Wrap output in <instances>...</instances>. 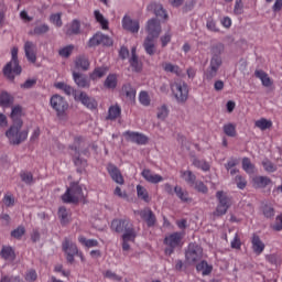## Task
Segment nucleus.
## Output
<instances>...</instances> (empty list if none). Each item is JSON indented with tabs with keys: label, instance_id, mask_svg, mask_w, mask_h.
Listing matches in <instances>:
<instances>
[{
	"label": "nucleus",
	"instance_id": "obj_42",
	"mask_svg": "<svg viewBox=\"0 0 282 282\" xmlns=\"http://www.w3.org/2000/svg\"><path fill=\"white\" fill-rule=\"evenodd\" d=\"M223 131L225 135H228V138H235L237 135V124L226 123L223 127Z\"/></svg>",
	"mask_w": 282,
	"mask_h": 282
},
{
	"label": "nucleus",
	"instance_id": "obj_15",
	"mask_svg": "<svg viewBox=\"0 0 282 282\" xmlns=\"http://www.w3.org/2000/svg\"><path fill=\"white\" fill-rule=\"evenodd\" d=\"M75 100L82 102L86 109H96L98 107L96 99L87 96V93L84 91L80 94H75Z\"/></svg>",
	"mask_w": 282,
	"mask_h": 282
},
{
	"label": "nucleus",
	"instance_id": "obj_7",
	"mask_svg": "<svg viewBox=\"0 0 282 282\" xmlns=\"http://www.w3.org/2000/svg\"><path fill=\"white\" fill-rule=\"evenodd\" d=\"M184 239V234L182 232H173L164 238V245L167 246L165 248V254H173L175 252V248H182V240Z\"/></svg>",
	"mask_w": 282,
	"mask_h": 282
},
{
	"label": "nucleus",
	"instance_id": "obj_18",
	"mask_svg": "<svg viewBox=\"0 0 282 282\" xmlns=\"http://www.w3.org/2000/svg\"><path fill=\"white\" fill-rule=\"evenodd\" d=\"M251 248L252 251L257 254V257L263 254V250H265V243L261 240L259 235L253 234L251 237Z\"/></svg>",
	"mask_w": 282,
	"mask_h": 282
},
{
	"label": "nucleus",
	"instance_id": "obj_52",
	"mask_svg": "<svg viewBox=\"0 0 282 282\" xmlns=\"http://www.w3.org/2000/svg\"><path fill=\"white\" fill-rule=\"evenodd\" d=\"M242 169L249 175H252V173H254V164H252V162L248 158L242 159Z\"/></svg>",
	"mask_w": 282,
	"mask_h": 282
},
{
	"label": "nucleus",
	"instance_id": "obj_59",
	"mask_svg": "<svg viewBox=\"0 0 282 282\" xmlns=\"http://www.w3.org/2000/svg\"><path fill=\"white\" fill-rule=\"evenodd\" d=\"M230 246L234 250H241V238L239 234H235L234 239L230 242Z\"/></svg>",
	"mask_w": 282,
	"mask_h": 282
},
{
	"label": "nucleus",
	"instance_id": "obj_29",
	"mask_svg": "<svg viewBox=\"0 0 282 282\" xmlns=\"http://www.w3.org/2000/svg\"><path fill=\"white\" fill-rule=\"evenodd\" d=\"M254 76L261 80L263 87H272V79L268 76V73L262 69H257Z\"/></svg>",
	"mask_w": 282,
	"mask_h": 282
},
{
	"label": "nucleus",
	"instance_id": "obj_23",
	"mask_svg": "<svg viewBox=\"0 0 282 282\" xmlns=\"http://www.w3.org/2000/svg\"><path fill=\"white\" fill-rule=\"evenodd\" d=\"M162 69L166 74H174L175 76H182V68L178 65H175L173 63L164 62L162 64Z\"/></svg>",
	"mask_w": 282,
	"mask_h": 282
},
{
	"label": "nucleus",
	"instance_id": "obj_11",
	"mask_svg": "<svg viewBox=\"0 0 282 282\" xmlns=\"http://www.w3.org/2000/svg\"><path fill=\"white\" fill-rule=\"evenodd\" d=\"M98 45L111 47V45H113V40L102 32H97L88 40L87 47H98Z\"/></svg>",
	"mask_w": 282,
	"mask_h": 282
},
{
	"label": "nucleus",
	"instance_id": "obj_35",
	"mask_svg": "<svg viewBox=\"0 0 282 282\" xmlns=\"http://www.w3.org/2000/svg\"><path fill=\"white\" fill-rule=\"evenodd\" d=\"M174 193L176 197H178V199H181V202H183L184 204H187V202H192V199L188 196V192L182 188V186L176 185L174 187Z\"/></svg>",
	"mask_w": 282,
	"mask_h": 282
},
{
	"label": "nucleus",
	"instance_id": "obj_34",
	"mask_svg": "<svg viewBox=\"0 0 282 282\" xmlns=\"http://www.w3.org/2000/svg\"><path fill=\"white\" fill-rule=\"evenodd\" d=\"M197 272H202L203 276H208L213 272V265L208 264L206 260L200 261L196 264Z\"/></svg>",
	"mask_w": 282,
	"mask_h": 282
},
{
	"label": "nucleus",
	"instance_id": "obj_37",
	"mask_svg": "<svg viewBox=\"0 0 282 282\" xmlns=\"http://www.w3.org/2000/svg\"><path fill=\"white\" fill-rule=\"evenodd\" d=\"M75 65L77 67V69H83L84 72H87V69H89V58H87L86 56H78L75 61Z\"/></svg>",
	"mask_w": 282,
	"mask_h": 282
},
{
	"label": "nucleus",
	"instance_id": "obj_63",
	"mask_svg": "<svg viewBox=\"0 0 282 282\" xmlns=\"http://www.w3.org/2000/svg\"><path fill=\"white\" fill-rule=\"evenodd\" d=\"M262 213L264 217L270 218L274 215V208L272 206L264 205L262 208Z\"/></svg>",
	"mask_w": 282,
	"mask_h": 282
},
{
	"label": "nucleus",
	"instance_id": "obj_53",
	"mask_svg": "<svg viewBox=\"0 0 282 282\" xmlns=\"http://www.w3.org/2000/svg\"><path fill=\"white\" fill-rule=\"evenodd\" d=\"M73 52H74V44H70L59 48L58 54L59 56H62V58H69Z\"/></svg>",
	"mask_w": 282,
	"mask_h": 282
},
{
	"label": "nucleus",
	"instance_id": "obj_30",
	"mask_svg": "<svg viewBox=\"0 0 282 282\" xmlns=\"http://www.w3.org/2000/svg\"><path fill=\"white\" fill-rule=\"evenodd\" d=\"M104 87L106 89H116L118 87V74H109L104 82Z\"/></svg>",
	"mask_w": 282,
	"mask_h": 282
},
{
	"label": "nucleus",
	"instance_id": "obj_54",
	"mask_svg": "<svg viewBox=\"0 0 282 282\" xmlns=\"http://www.w3.org/2000/svg\"><path fill=\"white\" fill-rule=\"evenodd\" d=\"M63 13H53L50 17V22L53 23L56 28H63Z\"/></svg>",
	"mask_w": 282,
	"mask_h": 282
},
{
	"label": "nucleus",
	"instance_id": "obj_48",
	"mask_svg": "<svg viewBox=\"0 0 282 282\" xmlns=\"http://www.w3.org/2000/svg\"><path fill=\"white\" fill-rule=\"evenodd\" d=\"M122 112L120 106H111L108 110V119L109 120H116L117 118H120V113Z\"/></svg>",
	"mask_w": 282,
	"mask_h": 282
},
{
	"label": "nucleus",
	"instance_id": "obj_41",
	"mask_svg": "<svg viewBox=\"0 0 282 282\" xmlns=\"http://www.w3.org/2000/svg\"><path fill=\"white\" fill-rule=\"evenodd\" d=\"M254 127L260 129V131H265L268 129H272V120H268L265 118H261L254 122Z\"/></svg>",
	"mask_w": 282,
	"mask_h": 282
},
{
	"label": "nucleus",
	"instance_id": "obj_49",
	"mask_svg": "<svg viewBox=\"0 0 282 282\" xmlns=\"http://www.w3.org/2000/svg\"><path fill=\"white\" fill-rule=\"evenodd\" d=\"M122 91L126 94V97H128L129 100H135V90L131 84H124L122 86Z\"/></svg>",
	"mask_w": 282,
	"mask_h": 282
},
{
	"label": "nucleus",
	"instance_id": "obj_14",
	"mask_svg": "<svg viewBox=\"0 0 282 282\" xmlns=\"http://www.w3.org/2000/svg\"><path fill=\"white\" fill-rule=\"evenodd\" d=\"M148 36L150 39H158L162 32V25H160V21L158 19H151L148 21L147 25Z\"/></svg>",
	"mask_w": 282,
	"mask_h": 282
},
{
	"label": "nucleus",
	"instance_id": "obj_21",
	"mask_svg": "<svg viewBox=\"0 0 282 282\" xmlns=\"http://www.w3.org/2000/svg\"><path fill=\"white\" fill-rule=\"evenodd\" d=\"M107 171L111 180H113L116 184H121V185L124 184V177H122V173H120V170L116 167V165L109 164L107 167Z\"/></svg>",
	"mask_w": 282,
	"mask_h": 282
},
{
	"label": "nucleus",
	"instance_id": "obj_32",
	"mask_svg": "<svg viewBox=\"0 0 282 282\" xmlns=\"http://www.w3.org/2000/svg\"><path fill=\"white\" fill-rule=\"evenodd\" d=\"M269 184H272V180H270L268 176L253 177V186H256V188H265V186H269Z\"/></svg>",
	"mask_w": 282,
	"mask_h": 282
},
{
	"label": "nucleus",
	"instance_id": "obj_13",
	"mask_svg": "<svg viewBox=\"0 0 282 282\" xmlns=\"http://www.w3.org/2000/svg\"><path fill=\"white\" fill-rule=\"evenodd\" d=\"M134 213L135 215H139L143 221H145L148 228H153V226H155L158 218L151 208L145 207L144 209Z\"/></svg>",
	"mask_w": 282,
	"mask_h": 282
},
{
	"label": "nucleus",
	"instance_id": "obj_58",
	"mask_svg": "<svg viewBox=\"0 0 282 282\" xmlns=\"http://www.w3.org/2000/svg\"><path fill=\"white\" fill-rule=\"evenodd\" d=\"M23 235H25V227L23 226H19L17 229L11 231V237H13V239H21Z\"/></svg>",
	"mask_w": 282,
	"mask_h": 282
},
{
	"label": "nucleus",
	"instance_id": "obj_56",
	"mask_svg": "<svg viewBox=\"0 0 282 282\" xmlns=\"http://www.w3.org/2000/svg\"><path fill=\"white\" fill-rule=\"evenodd\" d=\"M130 65L134 72H142V62H139L138 56H131Z\"/></svg>",
	"mask_w": 282,
	"mask_h": 282
},
{
	"label": "nucleus",
	"instance_id": "obj_64",
	"mask_svg": "<svg viewBox=\"0 0 282 282\" xmlns=\"http://www.w3.org/2000/svg\"><path fill=\"white\" fill-rule=\"evenodd\" d=\"M282 229V214L276 216L275 224L273 225V230H276L278 232Z\"/></svg>",
	"mask_w": 282,
	"mask_h": 282
},
{
	"label": "nucleus",
	"instance_id": "obj_39",
	"mask_svg": "<svg viewBox=\"0 0 282 282\" xmlns=\"http://www.w3.org/2000/svg\"><path fill=\"white\" fill-rule=\"evenodd\" d=\"M78 242L85 248H98L99 242L96 239H86L85 236L78 237Z\"/></svg>",
	"mask_w": 282,
	"mask_h": 282
},
{
	"label": "nucleus",
	"instance_id": "obj_31",
	"mask_svg": "<svg viewBox=\"0 0 282 282\" xmlns=\"http://www.w3.org/2000/svg\"><path fill=\"white\" fill-rule=\"evenodd\" d=\"M14 105V97L8 91H2L0 94V106L1 107H11Z\"/></svg>",
	"mask_w": 282,
	"mask_h": 282
},
{
	"label": "nucleus",
	"instance_id": "obj_27",
	"mask_svg": "<svg viewBox=\"0 0 282 282\" xmlns=\"http://www.w3.org/2000/svg\"><path fill=\"white\" fill-rule=\"evenodd\" d=\"M148 10H153L155 17L160 19H169V14H166V10L162 7V4L151 3L148 6Z\"/></svg>",
	"mask_w": 282,
	"mask_h": 282
},
{
	"label": "nucleus",
	"instance_id": "obj_60",
	"mask_svg": "<svg viewBox=\"0 0 282 282\" xmlns=\"http://www.w3.org/2000/svg\"><path fill=\"white\" fill-rule=\"evenodd\" d=\"M234 13L237 15L243 14V0H236Z\"/></svg>",
	"mask_w": 282,
	"mask_h": 282
},
{
	"label": "nucleus",
	"instance_id": "obj_17",
	"mask_svg": "<svg viewBox=\"0 0 282 282\" xmlns=\"http://www.w3.org/2000/svg\"><path fill=\"white\" fill-rule=\"evenodd\" d=\"M122 28L132 34H138L140 32V22L138 20H131L129 17H123Z\"/></svg>",
	"mask_w": 282,
	"mask_h": 282
},
{
	"label": "nucleus",
	"instance_id": "obj_16",
	"mask_svg": "<svg viewBox=\"0 0 282 282\" xmlns=\"http://www.w3.org/2000/svg\"><path fill=\"white\" fill-rule=\"evenodd\" d=\"M36 44L32 41H26L24 43V53L29 63H36Z\"/></svg>",
	"mask_w": 282,
	"mask_h": 282
},
{
	"label": "nucleus",
	"instance_id": "obj_22",
	"mask_svg": "<svg viewBox=\"0 0 282 282\" xmlns=\"http://www.w3.org/2000/svg\"><path fill=\"white\" fill-rule=\"evenodd\" d=\"M0 257L4 261H14L17 259V253L14 252V249L10 246H3L0 251Z\"/></svg>",
	"mask_w": 282,
	"mask_h": 282
},
{
	"label": "nucleus",
	"instance_id": "obj_2",
	"mask_svg": "<svg viewBox=\"0 0 282 282\" xmlns=\"http://www.w3.org/2000/svg\"><path fill=\"white\" fill-rule=\"evenodd\" d=\"M21 65H19V47L11 48V61L4 66L3 75L8 80H14V76L21 75Z\"/></svg>",
	"mask_w": 282,
	"mask_h": 282
},
{
	"label": "nucleus",
	"instance_id": "obj_9",
	"mask_svg": "<svg viewBox=\"0 0 282 282\" xmlns=\"http://www.w3.org/2000/svg\"><path fill=\"white\" fill-rule=\"evenodd\" d=\"M171 90L177 102H186L188 100V85L186 82L176 80L171 84Z\"/></svg>",
	"mask_w": 282,
	"mask_h": 282
},
{
	"label": "nucleus",
	"instance_id": "obj_36",
	"mask_svg": "<svg viewBox=\"0 0 282 282\" xmlns=\"http://www.w3.org/2000/svg\"><path fill=\"white\" fill-rule=\"evenodd\" d=\"M94 15H95L97 23H99V25L101 26V30H109V20H107L105 18V15H102V13H100V11L95 10Z\"/></svg>",
	"mask_w": 282,
	"mask_h": 282
},
{
	"label": "nucleus",
	"instance_id": "obj_33",
	"mask_svg": "<svg viewBox=\"0 0 282 282\" xmlns=\"http://www.w3.org/2000/svg\"><path fill=\"white\" fill-rule=\"evenodd\" d=\"M57 215L59 217L62 226H67L69 219L72 218V214L69 213V210H67V208L65 207H59Z\"/></svg>",
	"mask_w": 282,
	"mask_h": 282
},
{
	"label": "nucleus",
	"instance_id": "obj_43",
	"mask_svg": "<svg viewBox=\"0 0 282 282\" xmlns=\"http://www.w3.org/2000/svg\"><path fill=\"white\" fill-rule=\"evenodd\" d=\"M135 237L138 235L135 234V229L133 228V225L127 228V230L123 231L122 240L123 241H135Z\"/></svg>",
	"mask_w": 282,
	"mask_h": 282
},
{
	"label": "nucleus",
	"instance_id": "obj_8",
	"mask_svg": "<svg viewBox=\"0 0 282 282\" xmlns=\"http://www.w3.org/2000/svg\"><path fill=\"white\" fill-rule=\"evenodd\" d=\"M204 258V249L197 243H189L187 250L185 251V260L191 265L202 261Z\"/></svg>",
	"mask_w": 282,
	"mask_h": 282
},
{
	"label": "nucleus",
	"instance_id": "obj_62",
	"mask_svg": "<svg viewBox=\"0 0 282 282\" xmlns=\"http://www.w3.org/2000/svg\"><path fill=\"white\" fill-rule=\"evenodd\" d=\"M39 279V274H36V270L31 269L25 274V281L34 282Z\"/></svg>",
	"mask_w": 282,
	"mask_h": 282
},
{
	"label": "nucleus",
	"instance_id": "obj_61",
	"mask_svg": "<svg viewBox=\"0 0 282 282\" xmlns=\"http://www.w3.org/2000/svg\"><path fill=\"white\" fill-rule=\"evenodd\" d=\"M206 28L209 32H219V28H217V22L213 19H208L206 22Z\"/></svg>",
	"mask_w": 282,
	"mask_h": 282
},
{
	"label": "nucleus",
	"instance_id": "obj_4",
	"mask_svg": "<svg viewBox=\"0 0 282 282\" xmlns=\"http://www.w3.org/2000/svg\"><path fill=\"white\" fill-rule=\"evenodd\" d=\"M50 105L59 120L67 118V109H69V102H67L63 96L53 95L50 99Z\"/></svg>",
	"mask_w": 282,
	"mask_h": 282
},
{
	"label": "nucleus",
	"instance_id": "obj_10",
	"mask_svg": "<svg viewBox=\"0 0 282 282\" xmlns=\"http://www.w3.org/2000/svg\"><path fill=\"white\" fill-rule=\"evenodd\" d=\"M62 250L66 257L67 263H74L76 254H78V246L69 238H65L62 242Z\"/></svg>",
	"mask_w": 282,
	"mask_h": 282
},
{
	"label": "nucleus",
	"instance_id": "obj_55",
	"mask_svg": "<svg viewBox=\"0 0 282 282\" xmlns=\"http://www.w3.org/2000/svg\"><path fill=\"white\" fill-rule=\"evenodd\" d=\"M20 177L24 182V184H34V175L32 174V172H21Z\"/></svg>",
	"mask_w": 282,
	"mask_h": 282
},
{
	"label": "nucleus",
	"instance_id": "obj_24",
	"mask_svg": "<svg viewBox=\"0 0 282 282\" xmlns=\"http://www.w3.org/2000/svg\"><path fill=\"white\" fill-rule=\"evenodd\" d=\"M66 34L67 36L80 34V21L75 19L69 24H67Z\"/></svg>",
	"mask_w": 282,
	"mask_h": 282
},
{
	"label": "nucleus",
	"instance_id": "obj_51",
	"mask_svg": "<svg viewBox=\"0 0 282 282\" xmlns=\"http://www.w3.org/2000/svg\"><path fill=\"white\" fill-rule=\"evenodd\" d=\"M50 32V25L47 24H41L33 29V31L30 32V34H34L36 36H41V34H47Z\"/></svg>",
	"mask_w": 282,
	"mask_h": 282
},
{
	"label": "nucleus",
	"instance_id": "obj_6",
	"mask_svg": "<svg viewBox=\"0 0 282 282\" xmlns=\"http://www.w3.org/2000/svg\"><path fill=\"white\" fill-rule=\"evenodd\" d=\"M216 198L218 200V205L214 212V217H224V215L228 213V208L232 206V199L224 191H218L216 193Z\"/></svg>",
	"mask_w": 282,
	"mask_h": 282
},
{
	"label": "nucleus",
	"instance_id": "obj_57",
	"mask_svg": "<svg viewBox=\"0 0 282 282\" xmlns=\"http://www.w3.org/2000/svg\"><path fill=\"white\" fill-rule=\"evenodd\" d=\"M235 182L237 184V188H239L240 191H243V188H246V186H248V181H246V177H243L241 175H237L235 177Z\"/></svg>",
	"mask_w": 282,
	"mask_h": 282
},
{
	"label": "nucleus",
	"instance_id": "obj_40",
	"mask_svg": "<svg viewBox=\"0 0 282 282\" xmlns=\"http://www.w3.org/2000/svg\"><path fill=\"white\" fill-rule=\"evenodd\" d=\"M181 177L189 184V186H195V182L197 180V176L193 174L191 171H181Z\"/></svg>",
	"mask_w": 282,
	"mask_h": 282
},
{
	"label": "nucleus",
	"instance_id": "obj_19",
	"mask_svg": "<svg viewBox=\"0 0 282 282\" xmlns=\"http://www.w3.org/2000/svg\"><path fill=\"white\" fill-rule=\"evenodd\" d=\"M131 221L129 219H113L111 223V230L115 232H124L127 228L132 226Z\"/></svg>",
	"mask_w": 282,
	"mask_h": 282
},
{
	"label": "nucleus",
	"instance_id": "obj_28",
	"mask_svg": "<svg viewBox=\"0 0 282 282\" xmlns=\"http://www.w3.org/2000/svg\"><path fill=\"white\" fill-rule=\"evenodd\" d=\"M21 118H23V107L17 105L11 110V120H13V124H19L20 122H23Z\"/></svg>",
	"mask_w": 282,
	"mask_h": 282
},
{
	"label": "nucleus",
	"instance_id": "obj_20",
	"mask_svg": "<svg viewBox=\"0 0 282 282\" xmlns=\"http://www.w3.org/2000/svg\"><path fill=\"white\" fill-rule=\"evenodd\" d=\"M142 177L145 182H149L150 184H160V182H164V177L160 174H153L151 170H143L141 173Z\"/></svg>",
	"mask_w": 282,
	"mask_h": 282
},
{
	"label": "nucleus",
	"instance_id": "obj_26",
	"mask_svg": "<svg viewBox=\"0 0 282 282\" xmlns=\"http://www.w3.org/2000/svg\"><path fill=\"white\" fill-rule=\"evenodd\" d=\"M143 47L145 50V53L149 54V56H153L155 54V37L147 36L143 43Z\"/></svg>",
	"mask_w": 282,
	"mask_h": 282
},
{
	"label": "nucleus",
	"instance_id": "obj_12",
	"mask_svg": "<svg viewBox=\"0 0 282 282\" xmlns=\"http://www.w3.org/2000/svg\"><path fill=\"white\" fill-rule=\"evenodd\" d=\"M123 137L128 142H133L134 144L144 145L149 143V137L140 132L128 130L123 132Z\"/></svg>",
	"mask_w": 282,
	"mask_h": 282
},
{
	"label": "nucleus",
	"instance_id": "obj_50",
	"mask_svg": "<svg viewBox=\"0 0 282 282\" xmlns=\"http://www.w3.org/2000/svg\"><path fill=\"white\" fill-rule=\"evenodd\" d=\"M55 88L64 91V94H66V96H72V94H74V88L63 82L56 83Z\"/></svg>",
	"mask_w": 282,
	"mask_h": 282
},
{
	"label": "nucleus",
	"instance_id": "obj_1",
	"mask_svg": "<svg viewBox=\"0 0 282 282\" xmlns=\"http://www.w3.org/2000/svg\"><path fill=\"white\" fill-rule=\"evenodd\" d=\"M224 50H225V46L223 43H217L212 46L213 57L209 62L208 68L204 74L206 80H213V78L217 76V72H219V67H221L224 63L220 56L224 53Z\"/></svg>",
	"mask_w": 282,
	"mask_h": 282
},
{
	"label": "nucleus",
	"instance_id": "obj_25",
	"mask_svg": "<svg viewBox=\"0 0 282 282\" xmlns=\"http://www.w3.org/2000/svg\"><path fill=\"white\" fill-rule=\"evenodd\" d=\"M73 78L77 87H80L82 89H85V87H89V79L87 76L80 74V73H73Z\"/></svg>",
	"mask_w": 282,
	"mask_h": 282
},
{
	"label": "nucleus",
	"instance_id": "obj_3",
	"mask_svg": "<svg viewBox=\"0 0 282 282\" xmlns=\"http://www.w3.org/2000/svg\"><path fill=\"white\" fill-rule=\"evenodd\" d=\"M23 128V122L13 123L10 129L6 132L10 144L19 145L28 140V130H21Z\"/></svg>",
	"mask_w": 282,
	"mask_h": 282
},
{
	"label": "nucleus",
	"instance_id": "obj_46",
	"mask_svg": "<svg viewBox=\"0 0 282 282\" xmlns=\"http://www.w3.org/2000/svg\"><path fill=\"white\" fill-rule=\"evenodd\" d=\"M192 164L196 169H200V171H205V172L210 171V164H208V162H206L205 160H199L197 158H194L192 160Z\"/></svg>",
	"mask_w": 282,
	"mask_h": 282
},
{
	"label": "nucleus",
	"instance_id": "obj_47",
	"mask_svg": "<svg viewBox=\"0 0 282 282\" xmlns=\"http://www.w3.org/2000/svg\"><path fill=\"white\" fill-rule=\"evenodd\" d=\"M139 102L143 107H150L151 106V96H149V93L147 90L140 91Z\"/></svg>",
	"mask_w": 282,
	"mask_h": 282
},
{
	"label": "nucleus",
	"instance_id": "obj_5",
	"mask_svg": "<svg viewBox=\"0 0 282 282\" xmlns=\"http://www.w3.org/2000/svg\"><path fill=\"white\" fill-rule=\"evenodd\" d=\"M82 199H85L83 187L76 183H73L62 196L64 204H78Z\"/></svg>",
	"mask_w": 282,
	"mask_h": 282
},
{
	"label": "nucleus",
	"instance_id": "obj_44",
	"mask_svg": "<svg viewBox=\"0 0 282 282\" xmlns=\"http://www.w3.org/2000/svg\"><path fill=\"white\" fill-rule=\"evenodd\" d=\"M169 106L166 104H163L156 108V118L158 120H164L165 118H169Z\"/></svg>",
	"mask_w": 282,
	"mask_h": 282
},
{
	"label": "nucleus",
	"instance_id": "obj_45",
	"mask_svg": "<svg viewBox=\"0 0 282 282\" xmlns=\"http://www.w3.org/2000/svg\"><path fill=\"white\" fill-rule=\"evenodd\" d=\"M137 195H138L139 199H142L147 204H149V202H151L149 192L142 185H137Z\"/></svg>",
	"mask_w": 282,
	"mask_h": 282
},
{
	"label": "nucleus",
	"instance_id": "obj_38",
	"mask_svg": "<svg viewBox=\"0 0 282 282\" xmlns=\"http://www.w3.org/2000/svg\"><path fill=\"white\" fill-rule=\"evenodd\" d=\"M107 72H109L107 67H96L93 73H90V80H98V78L107 76Z\"/></svg>",
	"mask_w": 282,
	"mask_h": 282
}]
</instances>
